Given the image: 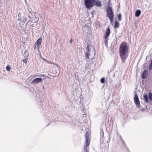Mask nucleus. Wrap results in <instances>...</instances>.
<instances>
[{"instance_id":"22","label":"nucleus","mask_w":152,"mask_h":152,"mask_svg":"<svg viewBox=\"0 0 152 152\" xmlns=\"http://www.w3.org/2000/svg\"><path fill=\"white\" fill-rule=\"evenodd\" d=\"M118 20H119L121 21V15L120 13L119 14H118Z\"/></svg>"},{"instance_id":"37","label":"nucleus","mask_w":152,"mask_h":152,"mask_svg":"<svg viewBox=\"0 0 152 152\" xmlns=\"http://www.w3.org/2000/svg\"><path fill=\"white\" fill-rule=\"evenodd\" d=\"M142 110H144V109H142Z\"/></svg>"},{"instance_id":"10","label":"nucleus","mask_w":152,"mask_h":152,"mask_svg":"<svg viewBox=\"0 0 152 152\" xmlns=\"http://www.w3.org/2000/svg\"><path fill=\"white\" fill-rule=\"evenodd\" d=\"M110 33V29L108 27L106 30V33L104 34V38H107L109 36Z\"/></svg>"},{"instance_id":"25","label":"nucleus","mask_w":152,"mask_h":152,"mask_svg":"<svg viewBox=\"0 0 152 152\" xmlns=\"http://www.w3.org/2000/svg\"><path fill=\"white\" fill-rule=\"evenodd\" d=\"M110 0H109V5H108V8H107V10H112V9L111 7L110 6Z\"/></svg>"},{"instance_id":"33","label":"nucleus","mask_w":152,"mask_h":152,"mask_svg":"<svg viewBox=\"0 0 152 152\" xmlns=\"http://www.w3.org/2000/svg\"><path fill=\"white\" fill-rule=\"evenodd\" d=\"M83 115H84V116L85 115V116H86V115H85V114H83Z\"/></svg>"},{"instance_id":"32","label":"nucleus","mask_w":152,"mask_h":152,"mask_svg":"<svg viewBox=\"0 0 152 152\" xmlns=\"http://www.w3.org/2000/svg\"><path fill=\"white\" fill-rule=\"evenodd\" d=\"M48 63L49 64H51V62H48Z\"/></svg>"},{"instance_id":"8","label":"nucleus","mask_w":152,"mask_h":152,"mask_svg":"<svg viewBox=\"0 0 152 152\" xmlns=\"http://www.w3.org/2000/svg\"><path fill=\"white\" fill-rule=\"evenodd\" d=\"M42 80V79L41 78H37L35 79L32 81V84H35L39 82H41Z\"/></svg>"},{"instance_id":"11","label":"nucleus","mask_w":152,"mask_h":152,"mask_svg":"<svg viewBox=\"0 0 152 152\" xmlns=\"http://www.w3.org/2000/svg\"><path fill=\"white\" fill-rule=\"evenodd\" d=\"M148 72L147 70H145L142 74V77L143 79H145L147 77Z\"/></svg>"},{"instance_id":"4","label":"nucleus","mask_w":152,"mask_h":152,"mask_svg":"<svg viewBox=\"0 0 152 152\" xmlns=\"http://www.w3.org/2000/svg\"><path fill=\"white\" fill-rule=\"evenodd\" d=\"M107 16L111 22H112L114 18V14L113 10H107Z\"/></svg>"},{"instance_id":"36","label":"nucleus","mask_w":152,"mask_h":152,"mask_svg":"<svg viewBox=\"0 0 152 152\" xmlns=\"http://www.w3.org/2000/svg\"><path fill=\"white\" fill-rule=\"evenodd\" d=\"M142 110H144V109H142Z\"/></svg>"},{"instance_id":"13","label":"nucleus","mask_w":152,"mask_h":152,"mask_svg":"<svg viewBox=\"0 0 152 152\" xmlns=\"http://www.w3.org/2000/svg\"><path fill=\"white\" fill-rule=\"evenodd\" d=\"M35 19H36L35 20H34L33 19H31L30 20H29L28 21V22L27 23H26V25H27V24H29V23L30 22H33V23H36L39 20V18H38L37 17H36L35 18Z\"/></svg>"},{"instance_id":"18","label":"nucleus","mask_w":152,"mask_h":152,"mask_svg":"<svg viewBox=\"0 0 152 152\" xmlns=\"http://www.w3.org/2000/svg\"><path fill=\"white\" fill-rule=\"evenodd\" d=\"M105 39L104 41V43L105 45L107 47L108 46V39L107 38H105Z\"/></svg>"},{"instance_id":"21","label":"nucleus","mask_w":152,"mask_h":152,"mask_svg":"<svg viewBox=\"0 0 152 152\" xmlns=\"http://www.w3.org/2000/svg\"><path fill=\"white\" fill-rule=\"evenodd\" d=\"M119 138H120V140L122 141L124 145H125V142H124V141L122 139V138L121 137V135H119Z\"/></svg>"},{"instance_id":"29","label":"nucleus","mask_w":152,"mask_h":152,"mask_svg":"<svg viewBox=\"0 0 152 152\" xmlns=\"http://www.w3.org/2000/svg\"><path fill=\"white\" fill-rule=\"evenodd\" d=\"M69 42L70 43H72V39H71L70 40V41H69Z\"/></svg>"},{"instance_id":"28","label":"nucleus","mask_w":152,"mask_h":152,"mask_svg":"<svg viewBox=\"0 0 152 152\" xmlns=\"http://www.w3.org/2000/svg\"><path fill=\"white\" fill-rule=\"evenodd\" d=\"M79 99H80V104H82V102H81V98H79Z\"/></svg>"},{"instance_id":"24","label":"nucleus","mask_w":152,"mask_h":152,"mask_svg":"<svg viewBox=\"0 0 152 152\" xmlns=\"http://www.w3.org/2000/svg\"><path fill=\"white\" fill-rule=\"evenodd\" d=\"M11 68L9 66H7L6 67V69L7 71H9L10 70Z\"/></svg>"},{"instance_id":"17","label":"nucleus","mask_w":152,"mask_h":152,"mask_svg":"<svg viewBox=\"0 0 152 152\" xmlns=\"http://www.w3.org/2000/svg\"><path fill=\"white\" fill-rule=\"evenodd\" d=\"M119 23L117 21H115V23L114 28H117L119 27Z\"/></svg>"},{"instance_id":"30","label":"nucleus","mask_w":152,"mask_h":152,"mask_svg":"<svg viewBox=\"0 0 152 152\" xmlns=\"http://www.w3.org/2000/svg\"><path fill=\"white\" fill-rule=\"evenodd\" d=\"M21 13H19L18 15V16L19 17H20L21 16Z\"/></svg>"},{"instance_id":"6","label":"nucleus","mask_w":152,"mask_h":152,"mask_svg":"<svg viewBox=\"0 0 152 152\" xmlns=\"http://www.w3.org/2000/svg\"><path fill=\"white\" fill-rule=\"evenodd\" d=\"M134 101L137 107L140 106V103L138 96L137 94L135 95L134 97Z\"/></svg>"},{"instance_id":"20","label":"nucleus","mask_w":152,"mask_h":152,"mask_svg":"<svg viewBox=\"0 0 152 152\" xmlns=\"http://www.w3.org/2000/svg\"><path fill=\"white\" fill-rule=\"evenodd\" d=\"M148 97L150 100L152 101V93L150 92H149Z\"/></svg>"},{"instance_id":"5","label":"nucleus","mask_w":152,"mask_h":152,"mask_svg":"<svg viewBox=\"0 0 152 152\" xmlns=\"http://www.w3.org/2000/svg\"><path fill=\"white\" fill-rule=\"evenodd\" d=\"M100 133L101 136V137L100 138V142L102 143L100 145L101 147L102 145H103L106 142H107V141L105 140V138H104V132L102 130H101Z\"/></svg>"},{"instance_id":"35","label":"nucleus","mask_w":152,"mask_h":152,"mask_svg":"<svg viewBox=\"0 0 152 152\" xmlns=\"http://www.w3.org/2000/svg\"><path fill=\"white\" fill-rule=\"evenodd\" d=\"M94 50V51L95 52V50Z\"/></svg>"},{"instance_id":"27","label":"nucleus","mask_w":152,"mask_h":152,"mask_svg":"<svg viewBox=\"0 0 152 152\" xmlns=\"http://www.w3.org/2000/svg\"><path fill=\"white\" fill-rule=\"evenodd\" d=\"M152 69V65H151L150 64L149 66V70H151Z\"/></svg>"},{"instance_id":"2","label":"nucleus","mask_w":152,"mask_h":152,"mask_svg":"<svg viewBox=\"0 0 152 152\" xmlns=\"http://www.w3.org/2000/svg\"><path fill=\"white\" fill-rule=\"evenodd\" d=\"M95 0H84L85 6L87 9H91L94 5Z\"/></svg>"},{"instance_id":"19","label":"nucleus","mask_w":152,"mask_h":152,"mask_svg":"<svg viewBox=\"0 0 152 152\" xmlns=\"http://www.w3.org/2000/svg\"><path fill=\"white\" fill-rule=\"evenodd\" d=\"M87 13L89 16L90 15V14H91L92 15V17H93L94 15L95 14V13L94 12V10L93 11L91 12L90 13H89L88 11H87Z\"/></svg>"},{"instance_id":"12","label":"nucleus","mask_w":152,"mask_h":152,"mask_svg":"<svg viewBox=\"0 0 152 152\" xmlns=\"http://www.w3.org/2000/svg\"><path fill=\"white\" fill-rule=\"evenodd\" d=\"M94 5L96 7H100L102 6L101 2L98 0H95L94 1Z\"/></svg>"},{"instance_id":"26","label":"nucleus","mask_w":152,"mask_h":152,"mask_svg":"<svg viewBox=\"0 0 152 152\" xmlns=\"http://www.w3.org/2000/svg\"><path fill=\"white\" fill-rule=\"evenodd\" d=\"M23 62L25 63H27V60L26 59H25L23 60Z\"/></svg>"},{"instance_id":"34","label":"nucleus","mask_w":152,"mask_h":152,"mask_svg":"<svg viewBox=\"0 0 152 152\" xmlns=\"http://www.w3.org/2000/svg\"><path fill=\"white\" fill-rule=\"evenodd\" d=\"M150 64L151 65H152V64L151 63Z\"/></svg>"},{"instance_id":"23","label":"nucleus","mask_w":152,"mask_h":152,"mask_svg":"<svg viewBox=\"0 0 152 152\" xmlns=\"http://www.w3.org/2000/svg\"><path fill=\"white\" fill-rule=\"evenodd\" d=\"M105 81V78L103 77L102 78L101 80V82L102 83H104Z\"/></svg>"},{"instance_id":"9","label":"nucleus","mask_w":152,"mask_h":152,"mask_svg":"<svg viewBox=\"0 0 152 152\" xmlns=\"http://www.w3.org/2000/svg\"><path fill=\"white\" fill-rule=\"evenodd\" d=\"M18 20L20 21L21 22L22 24H24L26 21V17L23 16L20 17V18H18Z\"/></svg>"},{"instance_id":"14","label":"nucleus","mask_w":152,"mask_h":152,"mask_svg":"<svg viewBox=\"0 0 152 152\" xmlns=\"http://www.w3.org/2000/svg\"><path fill=\"white\" fill-rule=\"evenodd\" d=\"M42 42V39L41 38H39L37 41L36 43V44L37 47L41 45Z\"/></svg>"},{"instance_id":"7","label":"nucleus","mask_w":152,"mask_h":152,"mask_svg":"<svg viewBox=\"0 0 152 152\" xmlns=\"http://www.w3.org/2000/svg\"><path fill=\"white\" fill-rule=\"evenodd\" d=\"M27 12L28 13V17L31 18H33V16L35 15V14L36 12H33L32 11V10H28Z\"/></svg>"},{"instance_id":"1","label":"nucleus","mask_w":152,"mask_h":152,"mask_svg":"<svg viewBox=\"0 0 152 152\" xmlns=\"http://www.w3.org/2000/svg\"><path fill=\"white\" fill-rule=\"evenodd\" d=\"M128 46L126 44L122 43L120 46L119 52L122 61L124 62L128 55Z\"/></svg>"},{"instance_id":"15","label":"nucleus","mask_w":152,"mask_h":152,"mask_svg":"<svg viewBox=\"0 0 152 152\" xmlns=\"http://www.w3.org/2000/svg\"><path fill=\"white\" fill-rule=\"evenodd\" d=\"M141 13L140 10H136L135 13V16L136 17H138Z\"/></svg>"},{"instance_id":"3","label":"nucleus","mask_w":152,"mask_h":152,"mask_svg":"<svg viewBox=\"0 0 152 152\" xmlns=\"http://www.w3.org/2000/svg\"><path fill=\"white\" fill-rule=\"evenodd\" d=\"M92 47L90 45L88 44L86 47V51L85 53L86 59L87 61H89V56L90 54V52L91 51L90 49Z\"/></svg>"},{"instance_id":"38","label":"nucleus","mask_w":152,"mask_h":152,"mask_svg":"<svg viewBox=\"0 0 152 152\" xmlns=\"http://www.w3.org/2000/svg\"><path fill=\"white\" fill-rule=\"evenodd\" d=\"M142 110H144V109H142Z\"/></svg>"},{"instance_id":"16","label":"nucleus","mask_w":152,"mask_h":152,"mask_svg":"<svg viewBox=\"0 0 152 152\" xmlns=\"http://www.w3.org/2000/svg\"><path fill=\"white\" fill-rule=\"evenodd\" d=\"M144 98L145 101L147 102L148 103V96L147 94L144 95Z\"/></svg>"},{"instance_id":"31","label":"nucleus","mask_w":152,"mask_h":152,"mask_svg":"<svg viewBox=\"0 0 152 152\" xmlns=\"http://www.w3.org/2000/svg\"><path fill=\"white\" fill-rule=\"evenodd\" d=\"M30 26H31L32 27H34V25L33 24H32V25H31V24H30Z\"/></svg>"}]
</instances>
